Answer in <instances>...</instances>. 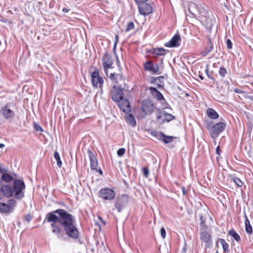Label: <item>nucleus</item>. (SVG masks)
I'll return each mask as SVG.
<instances>
[{
    "label": "nucleus",
    "instance_id": "f257e3e1",
    "mask_svg": "<svg viewBox=\"0 0 253 253\" xmlns=\"http://www.w3.org/2000/svg\"><path fill=\"white\" fill-rule=\"evenodd\" d=\"M65 220L62 222L61 225L63 227L65 234L74 240H77L79 238V232L75 224V218L71 214L69 213Z\"/></svg>",
    "mask_w": 253,
    "mask_h": 253
},
{
    "label": "nucleus",
    "instance_id": "f03ea898",
    "mask_svg": "<svg viewBox=\"0 0 253 253\" xmlns=\"http://www.w3.org/2000/svg\"><path fill=\"white\" fill-rule=\"evenodd\" d=\"M69 214L66 211L63 209H57L52 212H49L46 215L45 220L48 222L56 224L58 222L61 225V223Z\"/></svg>",
    "mask_w": 253,
    "mask_h": 253
},
{
    "label": "nucleus",
    "instance_id": "7ed1b4c3",
    "mask_svg": "<svg viewBox=\"0 0 253 253\" xmlns=\"http://www.w3.org/2000/svg\"><path fill=\"white\" fill-rule=\"evenodd\" d=\"M12 188L14 197L15 199L20 200L24 197L25 193L24 190L26 188V186L23 180L15 179L13 183Z\"/></svg>",
    "mask_w": 253,
    "mask_h": 253
},
{
    "label": "nucleus",
    "instance_id": "20e7f679",
    "mask_svg": "<svg viewBox=\"0 0 253 253\" xmlns=\"http://www.w3.org/2000/svg\"><path fill=\"white\" fill-rule=\"evenodd\" d=\"M226 126V125L225 123L219 122L214 125L209 124L207 126V128L208 129L211 137L215 139L220 133L224 131Z\"/></svg>",
    "mask_w": 253,
    "mask_h": 253
},
{
    "label": "nucleus",
    "instance_id": "39448f33",
    "mask_svg": "<svg viewBox=\"0 0 253 253\" xmlns=\"http://www.w3.org/2000/svg\"><path fill=\"white\" fill-rule=\"evenodd\" d=\"M189 10L191 14L194 16H197V13L201 15V21L204 22L209 20V13L205 6L199 7L194 3L191 4L189 8Z\"/></svg>",
    "mask_w": 253,
    "mask_h": 253
},
{
    "label": "nucleus",
    "instance_id": "423d86ee",
    "mask_svg": "<svg viewBox=\"0 0 253 253\" xmlns=\"http://www.w3.org/2000/svg\"><path fill=\"white\" fill-rule=\"evenodd\" d=\"M16 204V201L13 199L8 200L7 203L0 202V213L12 212Z\"/></svg>",
    "mask_w": 253,
    "mask_h": 253
},
{
    "label": "nucleus",
    "instance_id": "0eeeda50",
    "mask_svg": "<svg viewBox=\"0 0 253 253\" xmlns=\"http://www.w3.org/2000/svg\"><path fill=\"white\" fill-rule=\"evenodd\" d=\"M129 197L127 195L123 194L118 198L115 203V207L119 212H121L123 209L126 207L128 202Z\"/></svg>",
    "mask_w": 253,
    "mask_h": 253
},
{
    "label": "nucleus",
    "instance_id": "6e6552de",
    "mask_svg": "<svg viewBox=\"0 0 253 253\" xmlns=\"http://www.w3.org/2000/svg\"><path fill=\"white\" fill-rule=\"evenodd\" d=\"M112 99L115 101H119L124 98V91L121 86L113 85L110 92Z\"/></svg>",
    "mask_w": 253,
    "mask_h": 253
},
{
    "label": "nucleus",
    "instance_id": "1a4fd4ad",
    "mask_svg": "<svg viewBox=\"0 0 253 253\" xmlns=\"http://www.w3.org/2000/svg\"><path fill=\"white\" fill-rule=\"evenodd\" d=\"M155 106L150 99L144 100L141 103V110L145 113L144 117L146 115L151 114L154 111Z\"/></svg>",
    "mask_w": 253,
    "mask_h": 253
},
{
    "label": "nucleus",
    "instance_id": "9d476101",
    "mask_svg": "<svg viewBox=\"0 0 253 253\" xmlns=\"http://www.w3.org/2000/svg\"><path fill=\"white\" fill-rule=\"evenodd\" d=\"M115 196L114 191L110 188H102L99 191V197L105 200H111Z\"/></svg>",
    "mask_w": 253,
    "mask_h": 253
},
{
    "label": "nucleus",
    "instance_id": "9b49d317",
    "mask_svg": "<svg viewBox=\"0 0 253 253\" xmlns=\"http://www.w3.org/2000/svg\"><path fill=\"white\" fill-rule=\"evenodd\" d=\"M91 82L93 86H97L99 84V88L102 90V85L104 83L103 78L100 76L99 71L97 70L93 71L91 74Z\"/></svg>",
    "mask_w": 253,
    "mask_h": 253
},
{
    "label": "nucleus",
    "instance_id": "f8f14e48",
    "mask_svg": "<svg viewBox=\"0 0 253 253\" xmlns=\"http://www.w3.org/2000/svg\"><path fill=\"white\" fill-rule=\"evenodd\" d=\"M103 66L106 75L108 74V69L111 68L113 64V60L110 54L106 52L102 57Z\"/></svg>",
    "mask_w": 253,
    "mask_h": 253
},
{
    "label": "nucleus",
    "instance_id": "ddd939ff",
    "mask_svg": "<svg viewBox=\"0 0 253 253\" xmlns=\"http://www.w3.org/2000/svg\"><path fill=\"white\" fill-rule=\"evenodd\" d=\"M152 134L155 136L159 141H163L165 144L172 142L174 138L171 136H168L162 132L152 131Z\"/></svg>",
    "mask_w": 253,
    "mask_h": 253
},
{
    "label": "nucleus",
    "instance_id": "4468645a",
    "mask_svg": "<svg viewBox=\"0 0 253 253\" xmlns=\"http://www.w3.org/2000/svg\"><path fill=\"white\" fill-rule=\"evenodd\" d=\"M139 13L145 16L153 12V8L150 4L145 2L138 5Z\"/></svg>",
    "mask_w": 253,
    "mask_h": 253
},
{
    "label": "nucleus",
    "instance_id": "2eb2a0df",
    "mask_svg": "<svg viewBox=\"0 0 253 253\" xmlns=\"http://www.w3.org/2000/svg\"><path fill=\"white\" fill-rule=\"evenodd\" d=\"M51 227L52 228V233L56 235L57 238L58 240H63L65 239L64 231L59 225L54 223H51Z\"/></svg>",
    "mask_w": 253,
    "mask_h": 253
},
{
    "label": "nucleus",
    "instance_id": "dca6fc26",
    "mask_svg": "<svg viewBox=\"0 0 253 253\" xmlns=\"http://www.w3.org/2000/svg\"><path fill=\"white\" fill-rule=\"evenodd\" d=\"M1 113L4 118L9 121H11L15 115L14 111L9 108L8 104L2 108Z\"/></svg>",
    "mask_w": 253,
    "mask_h": 253
},
{
    "label": "nucleus",
    "instance_id": "f3484780",
    "mask_svg": "<svg viewBox=\"0 0 253 253\" xmlns=\"http://www.w3.org/2000/svg\"><path fill=\"white\" fill-rule=\"evenodd\" d=\"M0 192L4 197L7 198L14 196L13 188L9 185H1L0 187Z\"/></svg>",
    "mask_w": 253,
    "mask_h": 253
},
{
    "label": "nucleus",
    "instance_id": "a211bd4d",
    "mask_svg": "<svg viewBox=\"0 0 253 253\" xmlns=\"http://www.w3.org/2000/svg\"><path fill=\"white\" fill-rule=\"evenodd\" d=\"M116 102L117 103L119 108L124 112L127 113L131 111V109L130 103L127 99L123 98V99L120 100V101H117Z\"/></svg>",
    "mask_w": 253,
    "mask_h": 253
},
{
    "label": "nucleus",
    "instance_id": "6ab92c4d",
    "mask_svg": "<svg viewBox=\"0 0 253 253\" xmlns=\"http://www.w3.org/2000/svg\"><path fill=\"white\" fill-rule=\"evenodd\" d=\"M181 37L179 34H175L171 40L165 43V46L168 47H178L180 45Z\"/></svg>",
    "mask_w": 253,
    "mask_h": 253
},
{
    "label": "nucleus",
    "instance_id": "aec40b11",
    "mask_svg": "<svg viewBox=\"0 0 253 253\" xmlns=\"http://www.w3.org/2000/svg\"><path fill=\"white\" fill-rule=\"evenodd\" d=\"M201 240L206 243V248L210 247L212 246L211 235L207 231H201L200 233Z\"/></svg>",
    "mask_w": 253,
    "mask_h": 253
},
{
    "label": "nucleus",
    "instance_id": "412c9836",
    "mask_svg": "<svg viewBox=\"0 0 253 253\" xmlns=\"http://www.w3.org/2000/svg\"><path fill=\"white\" fill-rule=\"evenodd\" d=\"M87 153L90 161V166L91 169H97L98 166V160L94 155V154L91 152V150H88Z\"/></svg>",
    "mask_w": 253,
    "mask_h": 253
},
{
    "label": "nucleus",
    "instance_id": "4be33fe9",
    "mask_svg": "<svg viewBox=\"0 0 253 253\" xmlns=\"http://www.w3.org/2000/svg\"><path fill=\"white\" fill-rule=\"evenodd\" d=\"M145 69L147 71L156 74L159 71V66L158 64L155 65L151 61H147L144 64Z\"/></svg>",
    "mask_w": 253,
    "mask_h": 253
},
{
    "label": "nucleus",
    "instance_id": "5701e85b",
    "mask_svg": "<svg viewBox=\"0 0 253 253\" xmlns=\"http://www.w3.org/2000/svg\"><path fill=\"white\" fill-rule=\"evenodd\" d=\"M152 95L156 98L158 100H165L162 93L155 87H150L149 88Z\"/></svg>",
    "mask_w": 253,
    "mask_h": 253
},
{
    "label": "nucleus",
    "instance_id": "b1692460",
    "mask_svg": "<svg viewBox=\"0 0 253 253\" xmlns=\"http://www.w3.org/2000/svg\"><path fill=\"white\" fill-rule=\"evenodd\" d=\"M206 112L208 116L211 119L215 120L219 117L218 114L213 109L208 108Z\"/></svg>",
    "mask_w": 253,
    "mask_h": 253
},
{
    "label": "nucleus",
    "instance_id": "393cba45",
    "mask_svg": "<svg viewBox=\"0 0 253 253\" xmlns=\"http://www.w3.org/2000/svg\"><path fill=\"white\" fill-rule=\"evenodd\" d=\"M1 176V180L6 183H9L12 181H14V177L8 173L2 172Z\"/></svg>",
    "mask_w": 253,
    "mask_h": 253
},
{
    "label": "nucleus",
    "instance_id": "a878e982",
    "mask_svg": "<svg viewBox=\"0 0 253 253\" xmlns=\"http://www.w3.org/2000/svg\"><path fill=\"white\" fill-rule=\"evenodd\" d=\"M245 230L247 234L251 235L253 233L252 227L250 224V220L248 218L247 215L245 214Z\"/></svg>",
    "mask_w": 253,
    "mask_h": 253
},
{
    "label": "nucleus",
    "instance_id": "bb28decb",
    "mask_svg": "<svg viewBox=\"0 0 253 253\" xmlns=\"http://www.w3.org/2000/svg\"><path fill=\"white\" fill-rule=\"evenodd\" d=\"M163 114L165 116V117L163 118V119L162 120L161 123L169 122V121L174 119L175 118L174 116L167 113L166 111H163Z\"/></svg>",
    "mask_w": 253,
    "mask_h": 253
},
{
    "label": "nucleus",
    "instance_id": "cd10ccee",
    "mask_svg": "<svg viewBox=\"0 0 253 253\" xmlns=\"http://www.w3.org/2000/svg\"><path fill=\"white\" fill-rule=\"evenodd\" d=\"M157 82L156 84L159 88H164L165 86V77L161 76L157 77Z\"/></svg>",
    "mask_w": 253,
    "mask_h": 253
},
{
    "label": "nucleus",
    "instance_id": "c85d7f7f",
    "mask_svg": "<svg viewBox=\"0 0 253 253\" xmlns=\"http://www.w3.org/2000/svg\"><path fill=\"white\" fill-rule=\"evenodd\" d=\"M126 119L129 125H130L133 127L136 126V121L134 119V117L132 114H129L127 115L126 117Z\"/></svg>",
    "mask_w": 253,
    "mask_h": 253
},
{
    "label": "nucleus",
    "instance_id": "c756f323",
    "mask_svg": "<svg viewBox=\"0 0 253 253\" xmlns=\"http://www.w3.org/2000/svg\"><path fill=\"white\" fill-rule=\"evenodd\" d=\"M228 234L236 241L239 242L241 240V238L239 235L234 229L230 230L228 232Z\"/></svg>",
    "mask_w": 253,
    "mask_h": 253
},
{
    "label": "nucleus",
    "instance_id": "7c9ffc66",
    "mask_svg": "<svg viewBox=\"0 0 253 253\" xmlns=\"http://www.w3.org/2000/svg\"><path fill=\"white\" fill-rule=\"evenodd\" d=\"M153 53L157 55H164L166 54V50L163 48H157L154 49Z\"/></svg>",
    "mask_w": 253,
    "mask_h": 253
},
{
    "label": "nucleus",
    "instance_id": "2f4dec72",
    "mask_svg": "<svg viewBox=\"0 0 253 253\" xmlns=\"http://www.w3.org/2000/svg\"><path fill=\"white\" fill-rule=\"evenodd\" d=\"M54 157L55 159L57 161V165L58 167L61 168L62 166V162L60 159V157L59 153L57 151H55L54 154Z\"/></svg>",
    "mask_w": 253,
    "mask_h": 253
},
{
    "label": "nucleus",
    "instance_id": "473e14b6",
    "mask_svg": "<svg viewBox=\"0 0 253 253\" xmlns=\"http://www.w3.org/2000/svg\"><path fill=\"white\" fill-rule=\"evenodd\" d=\"M220 243L222 246L223 250L224 252H227L229 251V246L228 244L226 242L224 239H220L219 240Z\"/></svg>",
    "mask_w": 253,
    "mask_h": 253
},
{
    "label": "nucleus",
    "instance_id": "72a5a7b5",
    "mask_svg": "<svg viewBox=\"0 0 253 253\" xmlns=\"http://www.w3.org/2000/svg\"><path fill=\"white\" fill-rule=\"evenodd\" d=\"M200 225L201 227L204 229H206L207 228V226L206 224V219L203 218L202 215H200Z\"/></svg>",
    "mask_w": 253,
    "mask_h": 253
},
{
    "label": "nucleus",
    "instance_id": "f704fd0d",
    "mask_svg": "<svg viewBox=\"0 0 253 253\" xmlns=\"http://www.w3.org/2000/svg\"><path fill=\"white\" fill-rule=\"evenodd\" d=\"M219 75L222 77H224L227 74V70L223 67H220L218 71Z\"/></svg>",
    "mask_w": 253,
    "mask_h": 253
},
{
    "label": "nucleus",
    "instance_id": "c9c22d12",
    "mask_svg": "<svg viewBox=\"0 0 253 253\" xmlns=\"http://www.w3.org/2000/svg\"><path fill=\"white\" fill-rule=\"evenodd\" d=\"M205 72L206 73V75L207 76H208V77L212 80L213 81V84H215V83H216L217 84V82L215 81V79L214 78H213L210 74V72H209V65H207L206 66V69L205 70Z\"/></svg>",
    "mask_w": 253,
    "mask_h": 253
},
{
    "label": "nucleus",
    "instance_id": "e433bc0d",
    "mask_svg": "<svg viewBox=\"0 0 253 253\" xmlns=\"http://www.w3.org/2000/svg\"><path fill=\"white\" fill-rule=\"evenodd\" d=\"M233 180L238 187H241L242 186L243 182L239 178L237 177H234L233 178Z\"/></svg>",
    "mask_w": 253,
    "mask_h": 253
},
{
    "label": "nucleus",
    "instance_id": "4c0bfd02",
    "mask_svg": "<svg viewBox=\"0 0 253 253\" xmlns=\"http://www.w3.org/2000/svg\"><path fill=\"white\" fill-rule=\"evenodd\" d=\"M213 48V45H208L207 47L205 48V54L204 55H207L210 53Z\"/></svg>",
    "mask_w": 253,
    "mask_h": 253
},
{
    "label": "nucleus",
    "instance_id": "58836bf2",
    "mask_svg": "<svg viewBox=\"0 0 253 253\" xmlns=\"http://www.w3.org/2000/svg\"><path fill=\"white\" fill-rule=\"evenodd\" d=\"M134 28V25L133 22H130L128 23V24H127L126 29V32H128L130 30L133 29Z\"/></svg>",
    "mask_w": 253,
    "mask_h": 253
},
{
    "label": "nucleus",
    "instance_id": "ea45409f",
    "mask_svg": "<svg viewBox=\"0 0 253 253\" xmlns=\"http://www.w3.org/2000/svg\"><path fill=\"white\" fill-rule=\"evenodd\" d=\"M126 149L124 148H121L118 150L117 153L119 156L121 157L124 155Z\"/></svg>",
    "mask_w": 253,
    "mask_h": 253
},
{
    "label": "nucleus",
    "instance_id": "a19ab883",
    "mask_svg": "<svg viewBox=\"0 0 253 253\" xmlns=\"http://www.w3.org/2000/svg\"><path fill=\"white\" fill-rule=\"evenodd\" d=\"M109 78L112 80V81H113L116 83H117V81H118V78L116 76V74L114 73H111L110 74V75L109 76Z\"/></svg>",
    "mask_w": 253,
    "mask_h": 253
},
{
    "label": "nucleus",
    "instance_id": "79ce46f5",
    "mask_svg": "<svg viewBox=\"0 0 253 253\" xmlns=\"http://www.w3.org/2000/svg\"><path fill=\"white\" fill-rule=\"evenodd\" d=\"M142 172H143V173L144 174V175L145 176V177H148V174H149V169H148V168L147 167H144L142 168Z\"/></svg>",
    "mask_w": 253,
    "mask_h": 253
},
{
    "label": "nucleus",
    "instance_id": "37998d69",
    "mask_svg": "<svg viewBox=\"0 0 253 253\" xmlns=\"http://www.w3.org/2000/svg\"><path fill=\"white\" fill-rule=\"evenodd\" d=\"M162 237L164 239L166 237V232L164 227H162L160 230Z\"/></svg>",
    "mask_w": 253,
    "mask_h": 253
},
{
    "label": "nucleus",
    "instance_id": "c03bdc74",
    "mask_svg": "<svg viewBox=\"0 0 253 253\" xmlns=\"http://www.w3.org/2000/svg\"><path fill=\"white\" fill-rule=\"evenodd\" d=\"M227 46L228 49H231L232 48V42L230 40L228 39L226 41Z\"/></svg>",
    "mask_w": 253,
    "mask_h": 253
},
{
    "label": "nucleus",
    "instance_id": "a18cd8bd",
    "mask_svg": "<svg viewBox=\"0 0 253 253\" xmlns=\"http://www.w3.org/2000/svg\"><path fill=\"white\" fill-rule=\"evenodd\" d=\"M157 77H152L150 79V83L152 84H156L157 82Z\"/></svg>",
    "mask_w": 253,
    "mask_h": 253
},
{
    "label": "nucleus",
    "instance_id": "49530a36",
    "mask_svg": "<svg viewBox=\"0 0 253 253\" xmlns=\"http://www.w3.org/2000/svg\"><path fill=\"white\" fill-rule=\"evenodd\" d=\"M35 129L38 131H42V127L39 125H35Z\"/></svg>",
    "mask_w": 253,
    "mask_h": 253
},
{
    "label": "nucleus",
    "instance_id": "de8ad7c7",
    "mask_svg": "<svg viewBox=\"0 0 253 253\" xmlns=\"http://www.w3.org/2000/svg\"><path fill=\"white\" fill-rule=\"evenodd\" d=\"M137 5L147 2L148 0H134Z\"/></svg>",
    "mask_w": 253,
    "mask_h": 253
},
{
    "label": "nucleus",
    "instance_id": "09e8293b",
    "mask_svg": "<svg viewBox=\"0 0 253 253\" xmlns=\"http://www.w3.org/2000/svg\"><path fill=\"white\" fill-rule=\"evenodd\" d=\"M164 115L163 114V112H159L157 114V119L158 120H160L161 118L162 117V116Z\"/></svg>",
    "mask_w": 253,
    "mask_h": 253
},
{
    "label": "nucleus",
    "instance_id": "8fccbe9b",
    "mask_svg": "<svg viewBox=\"0 0 253 253\" xmlns=\"http://www.w3.org/2000/svg\"><path fill=\"white\" fill-rule=\"evenodd\" d=\"M32 219V216L30 214H28L25 216V220L28 222H30Z\"/></svg>",
    "mask_w": 253,
    "mask_h": 253
},
{
    "label": "nucleus",
    "instance_id": "3c124183",
    "mask_svg": "<svg viewBox=\"0 0 253 253\" xmlns=\"http://www.w3.org/2000/svg\"><path fill=\"white\" fill-rule=\"evenodd\" d=\"M118 80H122L123 79V75L122 74H116Z\"/></svg>",
    "mask_w": 253,
    "mask_h": 253
},
{
    "label": "nucleus",
    "instance_id": "603ef678",
    "mask_svg": "<svg viewBox=\"0 0 253 253\" xmlns=\"http://www.w3.org/2000/svg\"><path fill=\"white\" fill-rule=\"evenodd\" d=\"M220 152H221V150L220 149V147H219V146H218L216 148V153L217 154H218V155H220Z\"/></svg>",
    "mask_w": 253,
    "mask_h": 253
},
{
    "label": "nucleus",
    "instance_id": "864d4df0",
    "mask_svg": "<svg viewBox=\"0 0 253 253\" xmlns=\"http://www.w3.org/2000/svg\"><path fill=\"white\" fill-rule=\"evenodd\" d=\"M6 170L2 168L1 164L0 163V173L6 171Z\"/></svg>",
    "mask_w": 253,
    "mask_h": 253
},
{
    "label": "nucleus",
    "instance_id": "5fc2aeb1",
    "mask_svg": "<svg viewBox=\"0 0 253 253\" xmlns=\"http://www.w3.org/2000/svg\"><path fill=\"white\" fill-rule=\"evenodd\" d=\"M208 45H213V44L212 43L211 39L210 37H208Z\"/></svg>",
    "mask_w": 253,
    "mask_h": 253
},
{
    "label": "nucleus",
    "instance_id": "6e6d98bb",
    "mask_svg": "<svg viewBox=\"0 0 253 253\" xmlns=\"http://www.w3.org/2000/svg\"><path fill=\"white\" fill-rule=\"evenodd\" d=\"M234 91L235 92L237 93H241L242 92V91L239 89H238V88H235L234 89Z\"/></svg>",
    "mask_w": 253,
    "mask_h": 253
},
{
    "label": "nucleus",
    "instance_id": "4d7b16f0",
    "mask_svg": "<svg viewBox=\"0 0 253 253\" xmlns=\"http://www.w3.org/2000/svg\"><path fill=\"white\" fill-rule=\"evenodd\" d=\"M99 174L102 175L103 174V171L102 169L100 168L97 169H95Z\"/></svg>",
    "mask_w": 253,
    "mask_h": 253
},
{
    "label": "nucleus",
    "instance_id": "13d9d810",
    "mask_svg": "<svg viewBox=\"0 0 253 253\" xmlns=\"http://www.w3.org/2000/svg\"><path fill=\"white\" fill-rule=\"evenodd\" d=\"M118 42H119V36H118V35H116L115 36V43L116 44H117V43H118Z\"/></svg>",
    "mask_w": 253,
    "mask_h": 253
},
{
    "label": "nucleus",
    "instance_id": "bf43d9fd",
    "mask_svg": "<svg viewBox=\"0 0 253 253\" xmlns=\"http://www.w3.org/2000/svg\"><path fill=\"white\" fill-rule=\"evenodd\" d=\"M181 189H182V191L183 194V195H185L186 193V191L185 188L183 186V187H182Z\"/></svg>",
    "mask_w": 253,
    "mask_h": 253
},
{
    "label": "nucleus",
    "instance_id": "052dcab7",
    "mask_svg": "<svg viewBox=\"0 0 253 253\" xmlns=\"http://www.w3.org/2000/svg\"><path fill=\"white\" fill-rule=\"evenodd\" d=\"M247 98L253 101V95H249Z\"/></svg>",
    "mask_w": 253,
    "mask_h": 253
},
{
    "label": "nucleus",
    "instance_id": "680f3d73",
    "mask_svg": "<svg viewBox=\"0 0 253 253\" xmlns=\"http://www.w3.org/2000/svg\"><path fill=\"white\" fill-rule=\"evenodd\" d=\"M62 11L63 12H65V13H66V12H68L69 11V10L66 8H63L62 9Z\"/></svg>",
    "mask_w": 253,
    "mask_h": 253
},
{
    "label": "nucleus",
    "instance_id": "e2e57ef3",
    "mask_svg": "<svg viewBox=\"0 0 253 253\" xmlns=\"http://www.w3.org/2000/svg\"><path fill=\"white\" fill-rule=\"evenodd\" d=\"M198 77H199V78L201 80H204V77H203V75H201V74H199V76H198Z\"/></svg>",
    "mask_w": 253,
    "mask_h": 253
},
{
    "label": "nucleus",
    "instance_id": "0e129e2a",
    "mask_svg": "<svg viewBox=\"0 0 253 253\" xmlns=\"http://www.w3.org/2000/svg\"><path fill=\"white\" fill-rule=\"evenodd\" d=\"M186 247H184L183 248L182 250V253H186Z\"/></svg>",
    "mask_w": 253,
    "mask_h": 253
},
{
    "label": "nucleus",
    "instance_id": "69168bd1",
    "mask_svg": "<svg viewBox=\"0 0 253 253\" xmlns=\"http://www.w3.org/2000/svg\"><path fill=\"white\" fill-rule=\"evenodd\" d=\"M117 44H116L115 43H114V46H113V50H114V52L115 51Z\"/></svg>",
    "mask_w": 253,
    "mask_h": 253
},
{
    "label": "nucleus",
    "instance_id": "338daca9",
    "mask_svg": "<svg viewBox=\"0 0 253 253\" xmlns=\"http://www.w3.org/2000/svg\"><path fill=\"white\" fill-rule=\"evenodd\" d=\"M5 145L4 144H2V143H0V148H3V147H4Z\"/></svg>",
    "mask_w": 253,
    "mask_h": 253
},
{
    "label": "nucleus",
    "instance_id": "774afa93",
    "mask_svg": "<svg viewBox=\"0 0 253 253\" xmlns=\"http://www.w3.org/2000/svg\"><path fill=\"white\" fill-rule=\"evenodd\" d=\"M115 1L118 3H120V0H115Z\"/></svg>",
    "mask_w": 253,
    "mask_h": 253
}]
</instances>
